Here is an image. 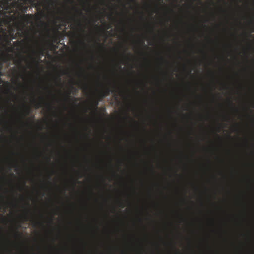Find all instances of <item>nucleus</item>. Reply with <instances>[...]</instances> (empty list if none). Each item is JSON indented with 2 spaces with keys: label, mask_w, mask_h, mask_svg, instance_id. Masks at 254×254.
Instances as JSON below:
<instances>
[{
  "label": "nucleus",
  "mask_w": 254,
  "mask_h": 254,
  "mask_svg": "<svg viewBox=\"0 0 254 254\" xmlns=\"http://www.w3.org/2000/svg\"><path fill=\"white\" fill-rule=\"evenodd\" d=\"M57 19L58 20H61L62 21L64 22V24H63V25L64 26H65L66 24L68 23L67 21H66L64 18L61 17V16H57Z\"/></svg>",
  "instance_id": "nucleus-11"
},
{
  "label": "nucleus",
  "mask_w": 254,
  "mask_h": 254,
  "mask_svg": "<svg viewBox=\"0 0 254 254\" xmlns=\"http://www.w3.org/2000/svg\"><path fill=\"white\" fill-rule=\"evenodd\" d=\"M124 206H125L124 205H122V208H124Z\"/></svg>",
  "instance_id": "nucleus-31"
},
{
  "label": "nucleus",
  "mask_w": 254,
  "mask_h": 254,
  "mask_svg": "<svg viewBox=\"0 0 254 254\" xmlns=\"http://www.w3.org/2000/svg\"><path fill=\"white\" fill-rule=\"evenodd\" d=\"M141 43L142 45H144L145 44V43H144V41H141Z\"/></svg>",
  "instance_id": "nucleus-21"
},
{
  "label": "nucleus",
  "mask_w": 254,
  "mask_h": 254,
  "mask_svg": "<svg viewBox=\"0 0 254 254\" xmlns=\"http://www.w3.org/2000/svg\"><path fill=\"white\" fill-rule=\"evenodd\" d=\"M32 16H33L32 14L24 15L23 16L21 17V19L24 22H26L28 21L29 18H31Z\"/></svg>",
  "instance_id": "nucleus-7"
},
{
  "label": "nucleus",
  "mask_w": 254,
  "mask_h": 254,
  "mask_svg": "<svg viewBox=\"0 0 254 254\" xmlns=\"http://www.w3.org/2000/svg\"><path fill=\"white\" fill-rule=\"evenodd\" d=\"M78 25L81 27V30L82 31H84V30L85 29V27L83 26V25L80 23V22H78Z\"/></svg>",
  "instance_id": "nucleus-15"
},
{
  "label": "nucleus",
  "mask_w": 254,
  "mask_h": 254,
  "mask_svg": "<svg viewBox=\"0 0 254 254\" xmlns=\"http://www.w3.org/2000/svg\"><path fill=\"white\" fill-rule=\"evenodd\" d=\"M11 94L12 95H14L15 96V95H14L13 93L11 92H10Z\"/></svg>",
  "instance_id": "nucleus-27"
},
{
  "label": "nucleus",
  "mask_w": 254,
  "mask_h": 254,
  "mask_svg": "<svg viewBox=\"0 0 254 254\" xmlns=\"http://www.w3.org/2000/svg\"><path fill=\"white\" fill-rule=\"evenodd\" d=\"M111 27V26L109 25L108 26V27H107V29H109V28H110Z\"/></svg>",
  "instance_id": "nucleus-24"
},
{
  "label": "nucleus",
  "mask_w": 254,
  "mask_h": 254,
  "mask_svg": "<svg viewBox=\"0 0 254 254\" xmlns=\"http://www.w3.org/2000/svg\"><path fill=\"white\" fill-rule=\"evenodd\" d=\"M18 63L20 65V67L22 68V69H23V71L24 72H26V70L25 68L24 67H23V66H22V65H21V61L20 60H19L18 61Z\"/></svg>",
  "instance_id": "nucleus-14"
},
{
  "label": "nucleus",
  "mask_w": 254,
  "mask_h": 254,
  "mask_svg": "<svg viewBox=\"0 0 254 254\" xmlns=\"http://www.w3.org/2000/svg\"><path fill=\"white\" fill-rule=\"evenodd\" d=\"M25 115H28L30 113V109L29 107H25Z\"/></svg>",
  "instance_id": "nucleus-13"
},
{
  "label": "nucleus",
  "mask_w": 254,
  "mask_h": 254,
  "mask_svg": "<svg viewBox=\"0 0 254 254\" xmlns=\"http://www.w3.org/2000/svg\"><path fill=\"white\" fill-rule=\"evenodd\" d=\"M43 99H41V101L37 102L36 101H34V105L36 108H39L40 107H41L43 102Z\"/></svg>",
  "instance_id": "nucleus-8"
},
{
  "label": "nucleus",
  "mask_w": 254,
  "mask_h": 254,
  "mask_svg": "<svg viewBox=\"0 0 254 254\" xmlns=\"http://www.w3.org/2000/svg\"><path fill=\"white\" fill-rule=\"evenodd\" d=\"M54 35L53 36V39L55 43H58V41L59 39V36L62 35V34L58 31V28H56L54 30Z\"/></svg>",
  "instance_id": "nucleus-4"
},
{
  "label": "nucleus",
  "mask_w": 254,
  "mask_h": 254,
  "mask_svg": "<svg viewBox=\"0 0 254 254\" xmlns=\"http://www.w3.org/2000/svg\"><path fill=\"white\" fill-rule=\"evenodd\" d=\"M93 103L94 108V113L96 115V114H98V104H99V101L95 100L93 101Z\"/></svg>",
  "instance_id": "nucleus-6"
},
{
  "label": "nucleus",
  "mask_w": 254,
  "mask_h": 254,
  "mask_svg": "<svg viewBox=\"0 0 254 254\" xmlns=\"http://www.w3.org/2000/svg\"><path fill=\"white\" fill-rule=\"evenodd\" d=\"M130 1H132V2H135L136 3V2L134 0H130Z\"/></svg>",
  "instance_id": "nucleus-26"
},
{
  "label": "nucleus",
  "mask_w": 254,
  "mask_h": 254,
  "mask_svg": "<svg viewBox=\"0 0 254 254\" xmlns=\"http://www.w3.org/2000/svg\"><path fill=\"white\" fill-rule=\"evenodd\" d=\"M11 36H12V39H15V37H14V33H13V32H12V33H11Z\"/></svg>",
  "instance_id": "nucleus-20"
},
{
  "label": "nucleus",
  "mask_w": 254,
  "mask_h": 254,
  "mask_svg": "<svg viewBox=\"0 0 254 254\" xmlns=\"http://www.w3.org/2000/svg\"><path fill=\"white\" fill-rule=\"evenodd\" d=\"M75 102L77 101V99L75 98H73Z\"/></svg>",
  "instance_id": "nucleus-25"
},
{
  "label": "nucleus",
  "mask_w": 254,
  "mask_h": 254,
  "mask_svg": "<svg viewBox=\"0 0 254 254\" xmlns=\"http://www.w3.org/2000/svg\"><path fill=\"white\" fill-rule=\"evenodd\" d=\"M56 79L58 80V81L59 82H61V77H60V75H58L57 76V77H56Z\"/></svg>",
  "instance_id": "nucleus-18"
},
{
  "label": "nucleus",
  "mask_w": 254,
  "mask_h": 254,
  "mask_svg": "<svg viewBox=\"0 0 254 254\" xmlns=\"http://www.w3.org/2000/svg\"><path fill=\"white\" fill-rule=\"evenodd\" d=\"M10 24V17L8 15H4L0 19V28L4 25H9Z\"/></svg>",
  "instance_id": "nucleus-3"
},
{
  "label": "nucleus",
  "mask_w": 254,
  "mask_h": 254,
  "mask_svg": "<svg viewBox=\"0 0 254 254\" xmlns=\"http://www.w3.org/2000/svg\"><path fill=\"white\" fill-rule=\"evenodd\" d=\"M7 43H8V45H9L11 43V41L10 40H8V42H7Z\"/></svg>",
  "instance_id": "nucleus-22"
},
{
  "label": "nucleus",
  "mask_w": 254,
  "mask_h": 254,
  "mask_svg": "<svg viewBox=\"0 0 254 254\" xmlns=\"http://www.w3.org/2000/svg\"><path fill=\"white\" fill-rule=\"evenodd\" d=\"M25 183H23V186H25Z\"/></svg>",
  "instance_id": "nucleus-32"
},
{
  "label": "nucleus",
  "mask_w": 254,
  "mask_h": 254,
  "mask_svg": "<svg viewBox=\"0 0 254 254\" xmlns=\"http://www.w3.org/2000/svg\"><path fill=\"white\" fill-rule=\"evenodd\" d=\"M110 89L108 87H106L105 90L101 93L100 96L101 98H103L105 96H108L110 95Z\"/></svg>",
  "instance_id": "nucleus-5"
},
{
  "label": "nucleus",
  "mask_w": 254,
  "mask_h": 254,
  "mask_svg": "<svg viewBox=\"0 0 254 254\" xmlns=\"http://www.w3.org/2000/svg\"><path fill=\"white\" fill-rule=\"evenodd\" d=\"M16 26H17V30L19 32L22 31L23 29V26L22 25V23H18L16 24Z\"/></svg>",
  "instance_id": "nucleus-9"
},
{
  "label": "nucleus",
  "mask_w": 254,
  "mask_h": 254,
  "mask_svg": "<svg viewBox=\"0 0 254 254\" xmlns=\"http://www.w3.org/2000/svg\"><path fill=\"white\" fill-rule=\"evenodd\" d=\"M203 123L206 121V2L203 3Z\"/></svg>",
  "instance_id": "nucleus-1"
},
{
  "label": "nucleus",
  "mask_w": 254,
  "mask_h": 254,
  "mask_svg": "<svg viewBox=\"0 0 254 254\" xmlns=\"http://www.w3.org/2000/svg\"><path fill=\"white\" fill-rule=\"evenodd\" d=\"M38 56H44V52L43 50H40L39 51L32 50V55H30L29 57L32 60V63L36 65H38L40 61V57Z\"/></svg>",
  "instance_id": "nucleus-2"
},
{
  "label": "nucleus",
  "mask_w": 254,
  "mask_h": 254,
  "mask_svg": "<svg viewBox=\"0 0 254 254\" xmlns=\"http://www.w3.org/2000/svg\"><path fill=\"white\" fill-rule=\"evenodd\" d=\"M79 13H80V14H82V12H81V11H79Z\"/></svg>",
  "instance_id": "nucleus-29"
},
{
  "label": "nucleus",
  "mask_w": 254,
  "mask_h": 254,
  "mask_svg": "<svg viewBox=\"0 0 254 254\" xmlns=\"http://www.w3.org/2000/svg\"><path fill=\"white\" fill-rule=\"evenodd\" d=\"M1 207H0V211H1Z\"/></svg>",
  "instance_id": "nucleus-34"
},
{
  "label": "nucleus",
  "mask_w": 254,
  "mask_h": 254,
  "mask_svg": "<svg viewBox=\"0 0 254 254\" xmlns=\"http://www.w3.org/2000/svg\"><path fill=\"white\" fill-rule=\"evenodd\" d=\"M47 105L49 109H50L52 108V106L50 104H47Z\"/></svg>",
  "instance_id": "nucleus-19"
},
{
  "label": "nucleus",
  "mask_w": 254,
  "mask_h": 254,
  "mask_svg": "<svg viewBox=\"0 0 254 254\" xmlns=\"http://www.w3.org/2000/svg\"><path fill=\"white\" fill-rule=\"evenodd\" d=\"M65 74V72H62V74Z\"/></svg>",
  "instance_id": "nucleus-30"
},
{
  "label": "nucleus",
  "mask_w": 254,
  "mask_h": 254,
  "mask_svg": "<svg viewBox=\"0 0 254 254\" xmlns=\"http://www.w3.org/2000/svg\"><path fill=\"white\" fill-rule=\"evenodd\" d=\"M66 98L65 99V100L66 101H68V100H71V98H70L71 91H67L66 93Z\"/></svg>",
  "instance_id": "nucleus-10"
},
{
  "label": "nucleus",
  "mask_w": 254,
  "mask_h": 254,
  "mask_svg": "<svg viewBox=\"0 0 254 254\" xmlns=\"http://www.w3.org/2000/svg\"><path fill=\"white\" fill-rule=\"evenodd\" d=\"M21 235L22 234L21 233H20L17 229L15 230V237H16L17 238H19L21 237Z\"/></svg>",
  "instance_id": "nucleus-12"
},
{
  "label": "nucleus",
  "mask_w": 254,
  "mask_h": 254,
  "mask_svg": "<svg viewBox=\"0 0 254 254\" xmlns=\"http://www.w3.org/2000/svg\"><path fill=\"white\" fill-rule=\"evenodd\" d=\"M50 223H53V218H52L50 219Z\"/></svg>",
  "instance_id": "nucleus-23"
},
{
  "label": "nucleus",
  "mask_w": 254,
  "mask_h": 254,
  "mask_svg": "<svg viewBox=\"0 0 254 254\" xmlns=\"http://www.w3.org/2000/svg\"><path fill=\"white\" fill-rule=\"evenodd\" d=\"M29 212V210L27 209L26 210V213L25 214V215H24V220L25 221H27L28 220V212Z\"/></svg>",
  "instance_id": "nucleus-17"
},
{
  "label": "nucleus",
  "mask_w": 254,
  "mask_h": 254,
  "mask_svg": "<svg viewBox=\"0 0 254 254\" xmlns=\"http://www.w3.org/2000/svg\"><path fill=\"white\" fill-rule=\"evenodd\" d=\"M177 252H178V253H180V251H177Z\"/></svg>",
  "instance_id": "nucleus-33"
},
{
  "label": "nucleus",
  "mask_w": 254,
  "mask_h": 254,
  "mask_svg": "<svg viewBox=\"0 0 254 254\" xmlns=\"http://www.w3.org/2000/svg\"><path fill=\"white\" fill-rule=\"evenodd\" d=\"M81 88L83 89L84 91L88 90V86L86 84L82 85Z\"/></svg>",
  "instance_id": "nucleus-16"
},
{
  "label": "nucleus",
  "mask_w": 254,
  "mask_h": 254,
  "mask_svg": "<svg viewBox=\"0 0 254 254\" xmlns=\"http://www.w3.org/2000/svg\"><path fill=\"white\" fill-rule=\"evenodd\" d=\"M71 88L72 89H75V88H74V87L73 86H71Z\"/></svg>",
  "instance_id": "nucleus-28"
}]
</instances>
